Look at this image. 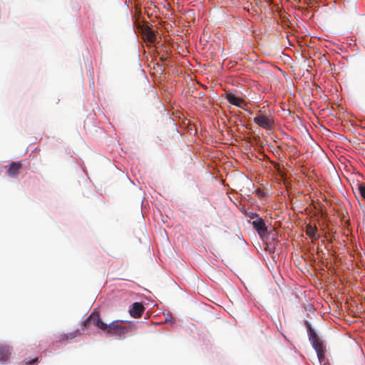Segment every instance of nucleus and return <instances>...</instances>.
<instances>
[{"label": "nucleus", "instance_id": "f257e3e1", "mask_svg": "<svg viewBox=\"0 0 365 365\" xmlns=\"http://www.w3.org/2000/svg\"><path fill=\"white\" fill-rule=\"evenodd\" d=\"M91 324L102 330L105 334L118 336H124L131 331L130 326H125L123 322L116 320L106 324L102 321L98 313L93 312L84 322L83 327H89Z\"/></svg>", "mask_w": 365, "mask_h": 365}, {"label": "nucleus", "instance_id": "f03ea898", "mask_svg": "<svg viewBox=\"0 0 365 365\" xmlns=\"http://www.w3.org/2000/svg\"><path fill=\"white\" fill-rule=\"evenodd\" d=\"M253 120L255 124L264 129H270L274 124L272 118L264 115H257Z\"/></svg>", "mask_w": 365, "mask_h": 365}, {"label": "nucleus", "instance_id": "7ed1b4c3", "mask_svg": "<svg viewBox=\"0 0 365 365\" xmlns=\"http://www.w3.org/2000/svg\"><path fill=\"white\" fill-rule=\"evenodd\" d=\"M251 224L260 236L265 235L267 233V227L264 220L259 216L253 220Z\"/></svg>", "mask_w": 365, "mask_h": 365}, {"label": "nucleus", "instance_id": "20e7f679", "mask_svg": "<svg viewBox=\"0 0 365 365\" xmlns=\"http://www.w3.org/2000/svg\"><path fill=\"white\" fill-rule=\"evenodd\" d=\"M145 308L142 303L135 302L132 305V308L130 310V314L132 317L138 318L141 317L143 313Z\"/></svg>", "mask_w": 365, "mask_h": 365}, {"label": "nucleus", "instance_id": "39448f33", "mask_svg": "<svg viewBox=\"0 0 365 365\" xmlns=\"http://www.w3.org/2000/svg\"><path fill=\"white\" fill-rule=\"evenodd\" d=\"M312 343V346L317 351L318 359L320 361L324 358V349L322 342L321 340L314 339Z\"/></svg>", "mask_w": 365, "mask_h": 365}, {"label": "nucleus", "instance_id": "423d86ee", "mask_svg": "<svg viewBox=\"0 0 365 365\" xmlns=\"http://www.w3.org/2000/svg\"><path fill=\"white\" fill-rule=\"evenodd\" d=\"M21 168L22 164L20 162H13L10 164L7 173L11 177H16L19 174Z\"/></svg>", "mask_w": 365, "mask_h": 365}, {"label": "nucleus", "instance_id": "0eeeda50", "mask_svg": "<svg viewBox=\"0 0 365 365\" xmlns=\"http://www.w3.org/2000/svg\"><path fill=\"white\" fill-rule=\"evenodd\" d=\"M11 354V349L10 346L0 344V361H7Z\"/></svg>", "mask_w": 365, "mask_h": 365}, {"label": "nucleus", "instance_id": "6e6552de", "mask_svg": "<svg viewBox=\"0 0 365 365\" xmlns=\"http://www.w3.org/2000/svg\"><path fill=\"white\" fill-rule=\"evenodd\" d=\"M225 98L230 103L237 107H240L241 104L244 103L243 99L236 96L232 93H226Z\"/></svg>", "mask_w": 365, "mask_h": 365}, {"label": "nucleus", "instance_id": "1a4fd4ad", "mask_svg": "<svg viewBox=\"0 0 365 365\" xmlns=\"http://www.w3.org/2000/svg\"><path fill=\"white\" fill-rule=\"evenodd\" d=\"M317 227H312L311 225L306 226V234L312 239H317L319 237L317 235Z\"/></svg>", "mask_w": 365, "mask_h": 365}, {"label": "nucleus", "instance_id": "9d476101", "mask_svg": "<svg viewBox=\"0 0 365 365\" xmlns=\"http://www.w3.org/2000/svg\"><path fill=\"white\" fill-rule=\"evenodd\" d=\"M77 333H78V331H76V332L62 334L60 336L58 341L62 342V341H65L71 340L76 336Z\"/></svg>", "mask_w": 365, "mask_h": 365}, {"label": "nucleus", "instance_id": "9b49d317", "mask_svg": "<svg viewBox=\"0 0 365 365\" xmlns=\"http://www.w3.org/2000/svg\"><path fill=\"white\" fill-rule=\"evenodd\" d=\"M359 192L363 199L365 200V184L361 183L358 186Z\"/></svg>", "mask_w": 365, "mask_h": 365}, {"label": "nucleus", "instance_id": "f8f14e48", "mask_svg": "<svg viewBox=\"0 0 365 365\" xmlns=\"http://www.w3.org/2000/svg\"><path fill=\"white\" fill-rule=\"evenodd\" d=\"M245 215L247 217H248L250 219L255 220L259 217V215L256 212H245Z\"/></svg>", "mask_w": 365, "mask_h": 365}, {"label": "nucleus", "instance_id": "ddd939ff", "mask_svg": "<svg viewBox=\"0 0 365 365\" xmlns=\"http://www.w3.org/2000/svg\"><path fill=\"white\" fill-rule=\"evenodd\" d=\"M309 335H310V340L312 341V342H313L314 339H319L318 337V336L317 335V334L314 331H312V329H310Z\"/></svg>", "mask_w": 365, "mask_h": 365}, {"label": "nucleus", "instance_id": "4468645a", "mask_svg": "<svg viewBox=\"0 0 365 365\" xmlns=\"http://www.w3.org/2000/svg\"><path fill=\"white\" fill-rule=\"evenodd\" d=\"M309 335H310V340L312 341V342H313L314 339H319L318 337V336L317 335V334L314 331H312V329H310Z\"/></svg>", "mask_w": 365, "mask_h": 365}, {"label": "nucleus", "instance_id": "2eb2a0df", "mask_svg": "<svg viewBox=\"0 0 365 365\" xmlns=\"http://www.w3.org/2000/svg\"><path fill=\"white\" fill-rule=\"evenodd\" d=\"M38 361V358H36L31 361H26V359H25L24 362L26 365H31V364L37 363Z\"/></svg>", "mask_w": 365, "mask_h": 365}, {"label": "nucleus", "instance_id": "dca6fc26", "mask_svg": "<svg viewBox=\"0 0 365 365\" xmlns=\"http://www.w3.org/2000/svg\"><path fill=\"white\" fill-rule=\"evenodd\" d=\"M153 36V34H151V36H149L150 40H151V38Z\"/></svg>", "mask_w": 365, "mask_h": 365}, {"label": "nucleus", "instance_id": "f3484780", "mask_svg": "<svg viewBox=\"0 0 365 365\" xmlns=\"http://www.w3.org/2000/svg\"><path fill=\"white\" fill-rule=\"evenodd\" d=\"M262 195V192L261 191H258V195Z\"/></svg>", "mask_w": 365, "mask_h": 365}]
</instances>
